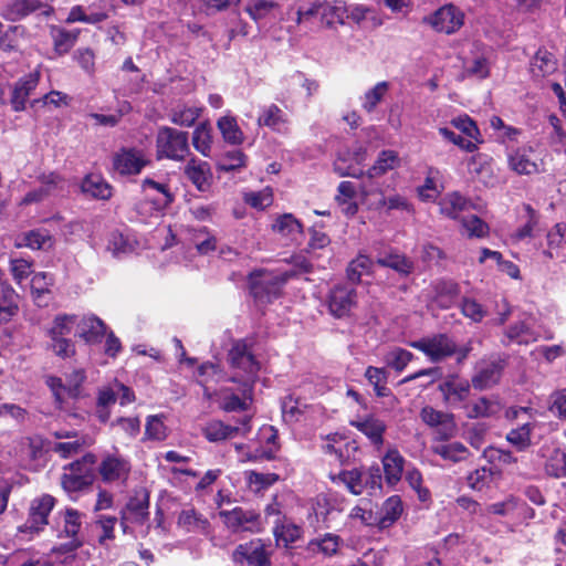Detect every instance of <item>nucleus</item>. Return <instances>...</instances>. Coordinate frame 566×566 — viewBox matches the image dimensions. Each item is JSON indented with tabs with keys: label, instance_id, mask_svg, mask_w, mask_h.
<instances>
[{
	"label": "nucleus",
	"instance_id": "f257e3e1",
	"mask_svg": "<svg viewBox=\"0 0 566 566\" xmlns=\"http://www.w3.org/2000/svg\"><path fill=\"white\" fill-rule=\"evenodd\" d=\"M158 158L184 160L189 153L188 133L164 126L157 134Z\"/></svg>",
	"mask_w": 566,
	"mask_h": 566
},
{
	"label": "nucleus",
	"instance_id": "f03ea898",
	"mask_svg": "<svg viewBox=\"0 0 566 566\" xmlns=\"http://www.w3.org/2000/svg\"><path fill=\"white\" fill-rule=\"evenodd\" d=\"M228 361L232 368L244 374L242 380H251V384L255 385L261 364L255 358L252 346L245 339H238L232 343L228 353Z\"/></svg>",
	"mask_w": 566,
	"mask_h": 566
},
{
	"label": "nucleus",
	"instance_id": "7ed1b4c3",
	"mask_svg": "<svg viewBox=\"0 0 566 566\" xmlns=\"http://www.w3.org/2000/svg\"><path fill=\"white\" fill-rule=\"evenodd\" d=\"M410 346L422 352L432 363L442 361L457 353L455 342L447 334H436L410 343Z\"/></svg>",
	"mask_w": 566,
	"mask_h": 566
},
{
	"label": "nucleus",
	"instance_id": "20e7f679",
	"mask_svg": "<svg viewBox=\"0 0 566 566\" xmlns=\"http://www.w3.org/2000/svg\"><path fill=\"white\" fill-rule=\"evenodd\" d=\"M230 380L239 384V394L231 388H223L221 390L220 408L227 412L248 410L253 401L254 384H251V380H241L239 375H233Z\"/></svg>",
	"mask_w": 566,
	"mask_h": 566
},
{
	"label": "nucleus",
	"instance_id": "39448f33",
	"mask_svg": "<svg viewBox=\"0 0 566 566\" xmlns=\"http://www.w3.org/2000/svg\"><path fill=\"white\" fill-rule=\"evenodd\" d=\"M286 279L264 270L254 271L249 276L250 292L262 303L276 297Z\"/></svg>",
	"mask_w": 566,
	"mask_h": 566
},
{
	"label": "nucleus",
	"instance_id": "423d86ee",
	"mask_svg": "<svg viewBox=\"0 0 566 566\" xmlns=\"http://www.w3.org/2000/svg\"><path fill=\"white\" fill-rule=\"evenodd\" d=\"M149 493L140 488L134 491L125 507L120 512L123 531L127 532V523L143 524L149 515Z\"/></svg>",
	"mask_w": 566,
	"mask_h": 566
},
{
	"label": "nucleus",
	"instance_id": "0eeeda50",
	"mask_svg": "<svg viewBox=\"0 0 566 566\" xmlns=\"http://www.w3.org/2000/svg\"><path fill=\"white\" fill-rule=\"evenodd\" d=\"M420 418L427 426L436 429L437 439L440 441H447L457 433V423L452 413L426 406L420 411Z\"/></svg>",
	"mask_w": 566,
	"mask_h": 566
},
{
	"label": "nucleus",
	"instance_id": "6e6552de",
	"mask_svg": "<svg viewBox=\"0 0 566 566\" xmlns=\"http://www.w3.org/2000/svg\"><path fill=\"white\" fill-rule=\"evenodd\" d=\"M357 293L355 287L338 284L328 293L327 306L329 313L336 318H343L349 315L350 311L357 304Z\"/></svg>",
	"mask_w": 566,
	"mask_h": 566
},
{
	"label": "nucleus",
	"instance_id": "1a4fd4ad",
	"mask_svg": "<svg viewBox=\"0 0 566 566\" xmlns=\"http://www.w3.org/2000/svg\"><path fill=\"white\" fill-rule=\"evenodd\" d=\"M55 499L44 494L32 501L27 522L19 527L21 533H39L48 524V517L53 510Z\"/></svg>",
	"mask_w": 566,
	"mask_h": 566
},
{
	"label": "nucleus",
	"instance_id": "9d476101",
	"mask_svg": "<svg viewBox=\"0 0 566 566\" xmlns=\"http://www.w3.org/2000/svg\"><path fill=\"white\" fill-rule=\"evenodd\" d=\"M149 164L145 153L137 148H122L113 157L114 169L123 176L137 175Z\"/></svg>",
	"mask_w": 566,
	"mask_h": 566
},
{
	"label": "nucleus",
	"instance_id": "9b49d317",
	"mask_svg": "<svg viewBox=\"0 0 566 566\" xmlns=\"http://www.w3.org/2000/svg\"><path fill=\"white\" fill-rule=\"evenodd\" d=\"M504 361L501 359L482 360L475 367L471 385L476 390H485L496 385L502 376Z\"/></svg>",
	"mask_w": 566,
	"mask_h": 566
},
{
	"label": "nucleus",
	"instance_id": "f8f14e48",
	"mask_svg": "<svg viewBox=\"0 0 566 566\" xmlns=\"http://www.w3.org/2000/svg\"><path fill=\"white\" fill-rule=\"evenodd\" d=\"M464 21V14L453 4H447L438 9L429 19V23L438 32L447 34L458 31Z\"/></svg>",
	"mask_w": 566,
	"mask_h": 566
},
{
	"label": "nucleus",
	"instance_id": "ddd939ff",
	"mask_svg": "<svg viewBox=\"0 0 566 566\" xmlns=\"http://www.w3.org/2000/svg\"><path fill=\"white\" fill-rule=\"evenodd\" d=\"M220 515L224 524L233 533L238 532H259V514L253 511H245L242 507H234L231 511H222Z\"/></svg>",
	"mask_w": 566,
	"mask_h": 566
},
{
	"label": "nucleus",
	"instance_id": "4468645a",
	"mask_svg": "<svg viewBox=\"0 0 566 566\" xmlns=\"http://www.w3.org/2000/svg\"><path fill=\"white\" fill-rule=\"evenodd\" d=\"M104 482H125L130 472V463L119 454H106L98 467Z\"/></svg>",
	"mask_w": 566,
	"mask_h": 566
},
{
	"label": "nucleus",
	"instance_id": "2eb2a0df",
	"mask_svg": "<svg viewBox=\"0 0 566 566\" xmlns=\"http://www.w3.org/2000/svg\"><path fill=\"white\" fill-rule=\"evenodd\" d=\"M39 181L40 187L29 191L23 198V203L41 202L51 196L60 193L65 187L64 179L55 172L41 175Z\"/></svg>",
	"mask_w": 566,
	"mask_h": 566
},
{
	"label": "nucleus",
	"instance_id": "dca6fc26",
	"mask_svg": "<svg viewBox=\"0 0 566 566\" xmlns=\"http://www.w3.org/2000/svg\"><path fill=\"white\" fill-rule=\"evenodd\" d=\"M233 558L237 563H241L244 559L252 566H271L265 544L261 539L240 544L233 553Z\"/></svg>",
	"mask_w": 566,
	"mask_h": 566
},
{
	"label": "nucleus",
	"instance_id": "f3484780",
	"mask_svg": "<svg viewBox=\"0 0 566 566\" xmlns=\"http://www.w3.org/2000/svg\"><path fill=\"white\" fill-rule=\"evenodd\" d=\"M40 74L38 72L30 73L25 77L15 83L11 94L10 103L15 112H21L25 108V102L30 94L38 86Z\"/></svg>",
	"mask_w": 566,
	"mask_h": 566
},
{
	"label": "nucleus",
	"instance_id": "a211bd4d",
	"mask_svg": "<svg viewBox=\"0 0 566 566\" xmlns=\"http://www.w3.org/2000/svg\"><path fill=\"white\" fill-rule=\"evenodd\" d=\"M179 527L189 533L207 534L209 532V521L193 507L184 509L177 520Z\"/></svg>",
	"mask_w": 566,
	"mask_h": 566
},
{
	"label": "nucleus",
	"instance_id": "6ab92c4d",
	"mask_svg": "<svg viewBox=\"0 0 566 566\" xmlns=\"http://www.w3.org/2000/svg\"><path fill=\"white\" fill-rule=\"evenodd\" d=\"M350 426L364 433L373 444L379 447L384 443V433L387 427L382 420L368 416L363 420L350 421Z\"/></svg>",
	"mask_w": 566,
	"mask_h": 566
},
{
	"label": "nucleus",
	"instance_id": "aec40b11",
	"mask_svg": "<svg viewBox=\"0 0 566 566\" xmlns=\"http://www.w3.org/2000/svg\"><path fill=\"white\" fill-rule=\"evenodd\" d=\"M106 334V325L96 316L83 317L77 324V335L86 343H99Z\"/></svg>",
	"mask_w": 566,
	"mask_h": 566
},
{
	"label": "nucleus",
	"instance_id": "412c9836",
	"mask_svg": "<svg viewBox=\"0 0 566 566\" xmlns=\"http://www.w3.org/2000/svg\"><path fill=\"white\" fill-rule=\"evenodd\" d=\"M471 207V201L459 192L448 193L439 202L440 212L451 219H458L462 212L470 210Z\"/></svg>",
	"mask_w": 566,
	"mask_h": 566
},
{
	"label": "nucleus",
	"instance_id": "4be33fe9",
	"mask_svg": "<svg viewBox=\"0 0 566 566\" xmlns=\"http://www.w3.org/2000/svg\"><path fill=\"white\" fill-rule=\"evenodd\" d=\"M81 189L93 199L107 200L112 197L111 185L99 175H87L81 184Z\"/></svg>",
	"mask_w": 566,
	"mask_h": 566
},
{
	"label": "nucleus",
	"instance_id": "5701e85b",
	"mask_svg": "<svg viewBox=\"0 0 566 566\" xmlns=\"http://www.w3.org/2000/svg\"><path fill=\"white\" fill-rule=\"evenodd\" d=\"M402 513V503L398 496H391L385 501L377 515V527L385 530L390 527Z\"/></svg>",
	"mask_w": 566,
	"mask_h": 566
},
{
	"label": "nucleus",
	"instance_id": "b1692460",
	"mask_svg": "<svg viewBox=\"0 0 566 566\" xmlns=\"http://www.w3.org/2000/svg\"><path fill=\"white\" fill-rule=\"evenodd\" d=\"M41 6L38 0H13L3 8L1 15L8 21L15 22L36 11Z\"/></svg>",
	"mask_w": 566,
	"mask_h": 566
},
{
	"label": "nucleus",
	"instance_id": "393cba45",
	"mask_svg": "<svg viewBox=\"0 0 566 566\" xmlns=\"http://www.w3.org/2000/svg\"><path fill=\"white\" fill-rule=\"evenodd\" d=\"M470 388L471 385L468 380H459L457 377H451L439 385V390L443 394L444 399L452 403L465 400L470 395Z\"/></svg>",
	"mask_w": 566,
	"mask_h": 566
},
{
	"label": "nucleus",
	"instance_id": "a878e982",
	"mask_svg": "<svg viewBox=\"0 0 566 566\" xmlns=\"http://www.w3.org/2000/svg\"><path fill=\"white\" fill-rule=\"evenodd\" d=\"M185 175L200 191H206L210 186V169L205 161L191 159L185 167Z\"/></svg>",
	"mask_w": 566,
	"mask_h": 566
},
{
	"label": "nucleus",
	"instance_id": "bb28decb",
	"mask_svg": "<svg viewBox=\"0 0 566 566\" xmlns=\"http://www.w3.org/2000/svg\"><path fill=\"white\" fill-rule=\"evenodd\" d=\"M405 459L397 450H389L382 458V467L386 482L395 485L400 481L403 471Z\"/></svg>",
	"mask_w": 566,
	"mask_h": 566
},
{
	"label": "nucleus",
	"instance_id": "cd10ccee",
	"mask_svg": "<svg viewBox=\"0 0 566 566\" xmlns=\"http://www.w3.org/2000/svg\"><path fill=\"white\" fill-rule=\"evenodd\" d=\"M399 165L400 159L395 150H382L378 155L375 164L367 171H365V176L370 179L377 178L385 175L389 170L397 168Z\"/></svg>",
	"mask_w": 566,
	"mask_h": 566
},
{
	"label": "nucleus",
	"instance_id": "c85d7f7f",
	"mask_svg": "<svg viewBox=\"0 0 566 566\" xmlns=\"http://www.w3.org/2000/svg\"><path fill=\"white\" fill-rule=\"evenodd\" d=\"M289 123L284 112L275 104H271L263 109L258 118L259 126H266L274 132H283Z\"/></svg>",
	"mask_w": 566,
	"mask_h": 566
},
{
	"label": "nucleus",
	"instance_id": "c756f323",
	"mask_svg": "<svg viewBox=\"0 0 566 566\" xmlns=\"http://www.w3.org/2000/svg\"><path fill=\"white\" fill-rule=\"evenodd\" d=\"M467 416L470 419L490 418L501 410V405L496 399L481 397L476 401L467 406Z\"/></svg>",
	"mask_w": 566,
	"mask_h": 566
},
{
	"label": "nucleus",
	"instance_id": "7c9ffc66",
	"mask_svg": "<svg viewBox=\"0 0 566 566\" xmlns=\"http://www.w3.org/2000/svg\"><path fill=\"white\" fill-rule=\"evenodd\" d=\"M240 431L239 427L227 426L220 420H211L203 428V436L211 442L232 438Z\"/></svg>",
	"mask_w": 566,
	"mask_h": 566
},
{
	"label": "nucleus",
	"instance_id": "2f4dec72",
	"mask_svg": "<svg viewBox=\"0 0 566 566\" xmlns=\"http://www.w3.org/2000/svg\"><path fill=\"white\" fill-rule=\"evenodd\" d=\"M81 514L74 509H67L64 514V528L63 533L66 537L72 538L67 549L73 551L82 545V542L77 538V534L81 528Z\"/></svg>",
	"mask_w": 566,
	"mask_h": 566
},
{
	"label": "nucleus",
	"instance_id": "473e14b6",
	"mask_svg": "<svg viewBox=\"0 0 566 566\" xmlns=\"http://www.w3.org/2000/svg\"><path fill=\"white\" fill-rule=\"evenodd\" d=\"M24 245L33 250H50L54 245V238L45 229H34L23 237Z\"/></svg>",
	"mask_w": 566,
	"mask_h": 566
},
{
	"label": "nucleus",
	"instance_id": "72a5a7b5",
	"mask_svg": "<svg viewBox=\"0 0 566 566\" xmlns=\"http://www.w3.org/2000/svg\"><path fill=\"white\" fill-rule=\"evenodd\" d=\"M217 126L227 143L240 145L243 142V133L234 117L223 116L219 118Z\"/></svg>",
	"mask_w": 566,
	"mask_h": 566
},
{
	"label": "nucleus",
	"instance_id": "f704fd0d",
	"mask_svg": "<svg viewBox=\"0 0 566 566\" xmlns=\"http://www.w3.org/2000/svg\"><path fill=\"white\" fill-rule=\"evenodd\" d=\"M535 424L525 422L522 426L512 429L506 434V440L514 446L518 451H525L531 444V434Z\"/></svg>",
	"mask_w": 566,
	"mask_h": 566
},
{
	"label": "nucleus",
	"instance_id": "c9c22d12",
	"mask_svg": "<svg viewBox=\"0 0 566 566\" xmlns=\"http://www.w3.org/2000/svg\"><path fill=\"white\" fill-rule=\"evenodd\" d=\"M92 483L91 472L64 473L61 478V485L69 493L82 491Z\"/></svg>",
	"mask_w": 566,
	"mask_h": 566
},
{
	"label": "nucleus",
	"instance_id": "e433bc0d",
	"mask_svg": "<svg viewBox=\"0 0 566 566\" xmlns=\"http://www.w3.org/2000/svg\"><path fill=\"white\" fill-rule=\"evenodd\" d=\"M436 297L441 306L449 307L460 294V286L452 280H440L434 284Z\"/></svg>",
	"mask_w": 566,
	"mask_h": 566
},
{
	"label": "nucleus",
	"instance_id": "4c0bfd02",
	"mask_svg": "<svg viewBox=\"0 0 566 566\" xmlns=\"http://www.w3.org/2000/svg\"><path fill=\"white\" fill-rule=\"evenodd\" d=\"M371 266V260L367 255L359 254L347 266L346 273L348 281L354 285L360 283L361 276L369 274Z\"/></svg>",
	"mask_w": 566,
	"mask_h": 566
},
{
	"label": "nucleus",
	"instance_id": "58836bf2",
	"mask_svg": "<svg viewBox=\"0 0 566 566\" xmlns=\"http://www.w3.org/2000/svg\"><path fill=\"white\" fill-rule=\"evenodd\" d=\"M319 17L323 22L329 27L334 22L343 23L344 14L346 12L345 4L342 1H321Z\"/></svg>",
	"mask_w": 566,
	"mask_h": 566
},
{
	"label": "nucleus",
	"instance_id": "ea45409f",
	"mask_svg": "<svg viewBox=\"0 0 566 566\" xmlns=\"http://www.w3.org/2000/svg\"><path fill=\"white\" fill-rule=\"evenodd\" d=\"M556 69L554 55L546 51H538L531 62V71L534 76H545Z\"/></svg>",
	"mask_w": 566,
	"mask_h": 566
},
{
	"label": "nucleus",
	"instance_id": "a19ab883",
	"mask_svg": "<svg viewBox=\"0 0 566 566\" xmlns=\"http://www.w3.org/2000/svg\"><path fill=\"white\" fill-rule=\"evenodd\" d=\"M377 263L384 268H390L401 275H408L413 270V263L405 255L388 254L377 260Z\"/></svg>",
	"mask_w": 566,
	"mask_h": 566
},
{
	"label": "nucleus",
	"instance_id": "79ce46f5",
	"mask_svg": "<svg viewBox=\"0 0 566 566\" xmlns=\"http://www.w3.org/2000/svg\"><path fill=\"white\" fill-rule=\"evenodd\" d=\"M432 451L439 454L444 460L452 462H459L465 459L469 453L467 447L460 442H453L449 444H437L432 447Z\"/></svg>",
	"mask_w": 566,
	"mask_h": 566
},
{
	"label": "nucleus",
	"instance_id": "37998d69",
	"mask_svg": "<svg viewBox=\"0 0 566 566\" xmlns=\"http://www.w3.org/2000/svg\"><path fill=\"white\" fill-rule=\"evenodd\" d=\"M272 229L284 237H293L302 232V224L292 213H284L275 220Z\"/></svg>",
	"mask_w": 566,
	"mask_h": 566
},
{
	"label": "nucleus",
	"instance_id": "c03bdc74",
	"mask_svg": "<svg viewBox=\"0 0 566 566\" xmlns=\"http://www.w3.org/2000/svg\"><path fill=\"white\" fill-rule=\"evenodd\" d=\"M509 164L511 169L520 175H532L537 171V165L520 150L509 155Z\"/></svg>",
	"mask_w": 566,
	"mask_h": 566
},
{
	"label": "nucleus",
	"instance_id": "a18cd8bd",
	"mask_svg": "<svg viewBox=\"0 0 566 566\" xmlns=\"http://www.w3.org/2000/svg\"><path fill=\"white\" fill-rule=\"evenodd\" d=\"M412 358V353L403 348L396 347L388 352L384 359L388 367L395 369L396 371H402Z\"/></svg>",
	"mask_w": 566,
	"mask_h": 566
},
{
	"label": "nucleus",
	"instance_id": "49530a36",
	"mask_svg": "<svg viewBox=\"0 0 566 566\" xmlns=\"http://www.w3.org/2000/svg\"><path fill=\"white\" fill-rule=\"evenodd\" d=\"M363 478L364 470L361 469H353L347 471H342L338 475V479L345 483L347 489L355 495H359L363 493Z\"/></svg>",
	"mask_w": 566,
	"mask_h": 566
},
{
	"label": "nucleus",
	"instance_id": "de8ad7c7",
	"mask_svg": "<svg viewBox=\"0 0 566 566\" xmlns=\"http://www.w3.org/2000/svg\"><path fill=\"white\" fill-rule=\"evenodd\" d=\"M76 322L75 315H59L55 317L52 327L48 334L51 339H57L64 335H69Z\"/></svg>",
	"mask_w": 566,
	"mask_h": 566
},
{
	"label": "nucleus",
	"instance_id": "09e8293b",
	"mask_svg": "<svg viewBox=\"0 0 566 566\" xmlns=\"http://www.w3.org/2000/svg\"><path fill=\"white\" fill-rule=\"evenodd\" d=\"M170 120L179 126L190 127L200 116V109L196 107L174 108L170 112Z\"/></svg>",
	"mask_w": 566,
	"mask_h": 566
},
{
	"label": "nucleus",
	"instance_id": "8fccbe9b",
	"mask_svg": "<svg viewBox=\"0 0 566 566\" xmlns=\"http://www.w3.org/2000/svg\"><path fill=\"white\" fill-rule=\"evenodd\" d=\"M546 473L555 476H566V452L555 449L545 464Z\"/></svg>",
	"mask_w": 566,
	"mask_h": 566
},
{
	"label": "nucleus",
	"instance_id": "3c124183",
	"mask_svg": "<svg viewBox=\"0 0 566 566\" xmlns=\"http://www.w3.org/2000/svg\"><path fill=\"white\" fill-rule=\"evenodd\" d=\"M193 147L203 156H209L211 148V133L207 124L201 123L193 132L192 136Z\"/></svg>",
	"mask_w": 566,
	"mask_h": 566
},
{
	"label": "nucleus",
	"instance_id": "603ef678",
	"mask_svg": "<svg viewBox=\"0 0 566 566\" xmlns=\"http://www.w3.org/2000/svg\"><path fill=\"white\" fill-rule=\"evenodd\" d=\"M389 90L388 82H379L366 92L363 107L371 113Z\"/></svg>",
	"mask_w": 566,
	"mask_h": 566
},
{
	"label": "nucleus",
	"instance_id": "864d4df0",
	"mask_svg": "<svg viewBox=\"0 0 566 566\" xmlns=\"http://www.w3.org/2000/svg\"><path fill=\"white\" fill-rule=\"evenodd\" d=\"M301 535L302 530L295 524H283L282 526H276L274 530L276 543H283L285 547L296 542Z\"/></svg>",
	"mask_w": 566,
	"mask_h": 566
},
{
	"label": "nucleus",
	"instance_id": "5fc2aeb1",
	"mask_svg": "<svg viewBox=\"0 0 566 566\" xmlns=\"http://www.w3.org/2000/svg\"><path fill=\"white\" fill-rule=\"evenodd\" d=\"M77 35L63 29L53 32L54 50L61 55L67 53L75 44Z\"/></svg>",
	"mask_w": 566,
	"mask_h": 566
},
{
	"label": "nucleus",
	"instance_id": "6e6d98bb",
	"mask_svg": "<svg viewBox=\"0 0 566 566\" xmlns=\"http://www.w3.org/2000/svg\"><path fill=\"white\" fill-rule=\"evenodd\" d=\"M462 227L469 237L483 238L489 233L488 223L474 214L463 218Z\"/></svg>",
	"mask_w": 566,
	"mask_h": 566
},
{
	"label": "nucleus",
	"instance_id": "4d7b16f0",
	"mask_svg": "<svg viewBox=\"0 0 566 566\" xmlns=\"http://www.w3.org/2000/svg\"><path fill=\"white\" fill-rule=\"evenodd\" d=\"M0 292L2 293L3 301L0 302V313H4L7 317H11L17 314L18 305L15 304L17 294L14 290L9 285L1 283Z\"/></svg>",
	"mask_w": 566,
	"mask_h": 566
},
{
	"label": "nucleus",
	"instance_id": "13d9d810",
	"mask_svg": "<svg viewBox=\"0 0 566 566\" xmlns=\"http://www.w3.org/2000/svg\"><path fill=\"white\" fill-rule=\"evenodd\" d=\"M461 312L465 317L472 319L475 323L481 322L486 315V311L483 308V306L470 297L462 298Z\"/></svg>",
	"mask_w": 566,
	"mask_h": 566
},
{
	"label": "nucleus",
	"instance_id": "bf43d9fd",
	"mask_svg": "<svg viewBox=\"0 0 566 566\" xmlns=\"http://www.w3.org/2000/svg\"><path fill=\"white\" fill-rule=\"evenodd\" d=\"M451 124L476 143H482L480 130L476 124L467 115L457 117Z\"/></svg>",
	"mask_w": 566,
	"mask_h": 566
},
{
	"label": "nucleus",
	"instance_id": "052dcab7",
	"mask_svg": "<svg viewBox=\"0 0 566 566\" xmlns=\"http://www.w3.org/2000/svg\"><path fill=\"white\" fill-rule=\"evenodd\" d=\"M363 488L369 489L371 491L381 490L382 485V475L381 469L379 465L369 467L367 470H364L363 478Z\"/></svg>",
	"mask_w": 566,
	"mask_h": 566
},
{
	"label": "nucleus",
	"instance_id": "680f3d73",
	"mask_svg": "<svg viewBox=\"0 0 566 566\" xmlns=\"http://www.w3.org/2000/svg\"><path fill=\"white\" fill-rule=\"evenodd\" d=\"M524 209H525V211L527 213V221L515 233V238L518 239V240H523L525 238L532 237L534 228L538 223V214H537V212L530 205H525Z\"/></svg>",
	"mask_w": 566,
	"mask_h": 566
},
{
	"label": "nucleus",
	"instance_id": "e2e57ef3",
	"mask_svg": "<svg viewBox=\"0 0 566 566\" xmlns=\"http://www.w3.org/2000/svg\"><path fill=\"white\" fill-rule=\"evenodd\" d=\"M245 156L241 150L229 151L219 163V168L224 171L235 170L245 165Z\"/></svg>",
	"mask_w": 566,
	"mask_h": 566
},
{
	"label": "nucleus",
	"instance_id": "0e129e2a",
	"mask_svg": "<svg viewBox=\"0 0 566 566\" xmlns=\"http://www.w3.org/2000/svg\"><path fill=\"white\" fill-rule=\"evenodd\" d=\"M145 434L153 440H164L166 438V427L158 416L148 417Z\"/></svg>",
	"mask_w": 566,
	"mask_h": 566
},
{
	"label": "nucleus",
	"instance_id": "69168bd1",
	"mask_svg": "<svg viewBox=\"0 0 566 566\" xmlns=\"http://www.w3.org/2000/svg\"><path fill=\"white\" fill-rule=\"evenodd\" d=\"M310 545L317 547L326 556H332L338 551L339 537L333 534H326L319 541H312Z\"/></svg>",
	"mask_w": 566,
	"mask_h": 566
},
{
	"label": "nucleus",
	"instance_id": "338daca9",
	"mask_svg": "<svg viewBox=\"0 0 566 566\" xmlns=\"http://www.w3.org/2000/svg\"><path fill=\"white\" fill-rule=\"evenodd\" d=\"M505 335L511 342L523 344L528 343L531 331L524 322H518L511 325L506 329Z\"/></svg>",
	"mask_w": 566,
	"mask_h": 566
},
{
	"label": "nucleus",
	"instance_id": "774afa93",
	"mask_svg": "<svg viewBox=\"0 0 566 566\" xmlns=\"http://www.w3.org/2000/svg\"><path fill=\"white\" fill-rule=\"evenodd\" d=\"M274 7L275 2L272 0H254L247 7V12L252 19L259 20L265 17Z\"/></svg>",
	"mask_w": 566,
	"mask_h": 566
}]
</instances>
